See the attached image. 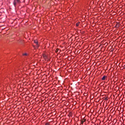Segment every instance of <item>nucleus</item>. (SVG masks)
Returning a JSON list of instances; mask_svg holds the SVG:
<instances>
[{
	"label": "nucleus",
	"mask_w": 125,
	"mask_h": 125,
	"mask_svg": "<svg viewBox=\"0 0 125 125\" xmlns=\"http://www.w3.org/2000/svg\"><path fill=\"white\" fill-rule=\"evenodd\" d=\"M23 55H24V56H27V55H28V54H27V53H24V54H23Z\"/></svg>",
	"instance_id": "7"
},
{
	"label": "nucleus",
	"mask_w": 125,
	"mask_h": 125,
	"mask_svg": "<svg viewBox=\"0 0 125 125\" xmlns=\"http://www.w3.org/2000/svg\"><path fill=\"white\" fill-rule=\"evenodd\" d=\"M58 51H59V49H57L56 50V52H58Z\"/></svg>",
	"instance_id": "6"
},
{
	"label": "nucleus",
	"mask_w": 125,
	"mask_h": 125,
	"mask_svg": "<svg viewBox=\"0 0 125 125\" xmlns=\"http://www.w3.org/2000/svg\"><path fill=\"white\" fill-rule=\"evenodd\" d=\"M20 2V0H14L13 4L14 6H16V5H17V4H19Z\"/></svg>",
	"instance_id": "1"
},
{
	"label": "nucleus",
	"mask_w": 125,
	"mask_h": 125,
	"mask_svg": "<svg viewBox=\"0 0 125 125\" xmlns=\"http://www.w3.org/2000/svg\"><path fill=\"white\" fill-rule=\"evenodd\" d=\"M84 122H85V119L82 120V123H84Z\"/></svg>",
	"instance_id": "5"
},
{
	"label": "nucleus",
	"mask_w": 125,
	"mask_h": 125,
	"mask_svg": "<svg viewBox=\"0 0 125 125\" xmlns=\"http://www.w3.org/2000/svg\"><path fill=\"white\" fill-rule=\"evenodd\" d=\"M34 43H36V44L39 46V42L37 40H34Z\"/></svg>",
	"instance_id": "3"
},
{
	"label": "nucleus",
	"mask_w": 125,
	"mask_h": 125,
	"mask_svg": "<svg viewBox=\"0 0 125 125\" xmlns=\"http://www.w3.org/2000/svg\"><path fill=\"white\" fill-rule=\"evenodd\" d=\"M106 79H107V76H104L102 78V81H105V80H106Z\"/></svg>",
	"instance_id": "4"
},
{
	"label": "nucleus",
	"mask_w": 125,
	"mask_h": 125,
	"mask_svg": "<svg viewBox=\"0 0 125 125\" xmlns=\"http://www.w3.org/2000/svg\"><path fill=\"white\" fill-rule=\"evenodd\" d=\"M76 26L78 27L79 26V23H76Z\"/></svg>",
	"instance_id": "8"
},
{
	"label": "nucleus",
	"mask_w": 125,
	"mask_h": 125,
	"mask_svg": "<svg viewBox=\"0 0 125 125\" xmlns=\"http://www.w3.org/2000/svg\"><path fill=\"white\" fill-rule=\"evenodd\" d=\"M42 56H43V58H44L45 60H47V61L49 60V58H48V56H47L46 54H43Z\"/></svg>",
	"instance_id": "2"
},
{
	"label": "nucleus",
	"mask_w": 125,
	"mask_h": 125,
	"mask_svg": "<svg viewBox=\"0 0 125 125\" xmlns=\"http://www.w3.org/2000/svg\"><path fill=\"white\" fill-rule=\"evenodd\" d=\"M45 125H50L49 123H46Z\"/></svg>",
	"instance_id": "9"
}]
</instances>
